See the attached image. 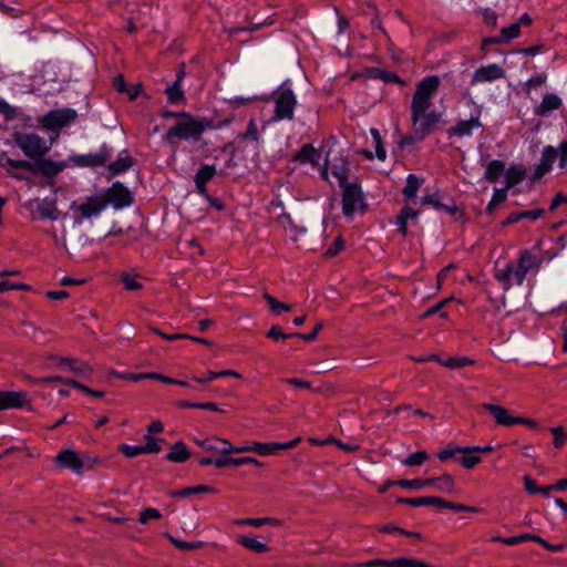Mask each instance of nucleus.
<instances>
[{"label":"nucleus","instance_id":"f257e3e1","mask_svg":"<svg viewBox=\"0 0 567 567\" xmlns=\"http://www.w3.org/2000/svg\"><path fill=\"white\" fill-rule=\"evenodd\" d=\"M272 99L275 102L272 122L292 121L298 100L289 79L274 91Z\"/></svg>","mask_w":567,"mask_h":567},{"label":"nucleus","instance_id":"f03ea898","mask_svg":"<svg viewBox=\"0 0 567 567\" xmlns=\"http://www.w3.org/2000/svg\"><path fill=\"white\" fill-rule=\"evenodd\" d=\"M208 125V120H197L194 115L188 113L182 121H178L174 126L168 128L165 140L169 144H174L175 138L197 142L202 138Z\"/></svg>","mask_w":567,"mask_h":567},{"label":"nucleus","instance_id":"7ed1b4c3","mask_svg":"<svg viewBox=\"0 0 567 567\" xmlns=\"http://www.w3.org/2000/svg\"><path fill=\"white\" fill-rule=\"evenodd\" d=\"M440 84L439 75H427L416 84L411 101V113H414L415 117L431 109L432 99L435 96Z\"/></svg>","mask_w":567,"mask_h":567},{"label":"nucleus","instance_id":"20e7f679","mask_svg":"<svg viewBox=\"0 0 567 567\" xmlns=\"http://www.w3.org/2000/svg\"><path fill=\"white\" fill-rule=\"evenodd\" d=\"M12 137L21 152L32 161L45 156L50 151L47 141L35 133L14 132Z\"/></svg>","mask_w":567,"mask_h":567},{"label":"nucleus","instance_id":"39448f33","mask_svg":"<svg viewBox=\"0 0 567 567\" xmlns=\"http://www.w3.org/2000/svg\"><path fill=\"white\" fill-rule=\"evenodd\" d=\"M340 188L342 189V213L347 218H352L357 210L365 212L368 204L360 184L350 183Z\"/></svg>","mask_w":567,"mask_h":567},{"label":"nucleus","instance_id":"423d86ee","mask_svg":"<svg viewBox=\"0 0 567 567\" xmlns=\"http://www.w3.org/2000/svg\"><path fill=\"white\" fill-rule=\"evenodd\" d=\"M106 205H111L115 210L131 207L134 203L132 192L122 182H114L110 187L101 193Z\"/></svg>","mask_w":567,"mask_h":567},{"label":"nucleus","instance_id":"0eeeda50","mask_svg":"<svg viewBox=\"0 0 567 567\" xmlns=\"http://www.w3.org/2000/svg\"><path fill=\"white\" fill-rule=\"evenodd\" d=\"M113 148L106 142L102 143L99 151L94 154H72L68 162L76 167H97L103 166L112 157Z\"/></svg>","mask_w":567,"mask_h":567},{"label":"nucleus","instance_id":"6e6552de","mask_svg":"<svg viewBox=\"0 0 567 567\" xmlns=\"http://www.w3.org/2000/svg\"><path fill=\"white\" fill-rule=\"evenodd\" d=\"M68 161H53L43 156L35 158V161H29V165L25 166V171L32 175H41L48 181H53L68 167Z\"/></svg>","mask_w":567,"mask_h":567},{"label":"nucleus","instance_id":"1a4fd4ad","mask_svg":"<svg viewBox=\"0 0 567 567\" xmlns=\"http://www.w3.org/2000/svg\"><path fill=\"white\" fill-rule=\"evenodd\" d=\"M78 113L70 107L51 110L42 116V125L51 131L59 133L64 127L75 121Z\"/></svg>","mask_w":567,"mask_h":567},{"label":"nucleus","instance_id":"9d476101","mask_svg":"<svg viewBox=\"0 0 567 567\" xmlns=\"http://www.w3.org/2000/svg\"><path fill=\"white\" fill-rule=\"evenodd\" d=\"M421 205H431L435 210L443 212L449 216H455L458 213V207L453 197L446 193L435 192L426 194L419 199Z\"/></svg>","mask_w":567,"mask_h":567},{"label":"nucleus","instance_id":"9b49d317","mask_svg":"<svg viewBox=\"0 0 567 567\" xmlns=\"http://www.w3.org/2000/svg\"><path fill=\"white\" fill-rule=\"evenodd\" d=\"M441 120V114L435 111H426L419 114L415 117L414 113H411V122L413 131L417 134L419 140H424L435 128Z\"/></svg>","mask_w":567,"mask_h":567},{"label":"nucleus","instance_id":"f8f14e48","mask_svg":"<svg viewBox=\"0 0 567 567\" xmlns=\"http://www.w3.org/2000/svg\"><path fill=\"white\" fill-rule=\"evenodd\" d=\"M54 463L60 468L71 470L75 474H81L85 468V461L81 455L69 449L60 451L54 457Z\"/></svg>","mask_w":567,"mask_h":567},{"label":"nucleus","instance_id":"ddd939ff","mask_svg":"<svg viewBox=\"0 0 567 567\" xmlns=\"http://www.w3.org/2000/svg\"><path fill=\"white\" fill-rule=\"evenodd\" d=\"M481 113L472 115L468 120H460L455 125L447 128L449 138L452 137H472L474 130L482 128Z\"/></svg>","mask_w":567,"mask_h":567},{"label":"nucleus","instance_id":"4468645a","mask_svg":"<svg viewBox=\"0 0 567 567\" xmlns=\"http://www.w3.org/2000/svg\"><path fill=\"white\" fill-rule=\"evenodd\" d=\"M557 159L556 147L553 145L544 146L542 151L540 163L535 167L530 177L532 183L539 182L545 175L549 174L553 169L554 163Z\"/></svg>","mask_w":567,"mask_h":567},{"label":"nucleus","instance_id":"2eb2a0df","mask_svg":"<svg viewBox=\"0 0 567 567\" xmlns=\"http://www.w3.org/2000/svg\"><path fill=\"white\" fill-rule=\"evenodd\" d=\"M495 450V447L491 444L488 445H473V446H452L447 445L445 449L441 450L437 453V458L442 462H446L450 458L458 455V454H487Z\"/></svg>","mask_w":567,"mask_h":567},{"label":"nucleus","instance_id":"dca6fc26","mask_svg":"<svg viewBox=\"0 0 567 567\" xmlns=\"http://www.w3.org/2000/svg\"><path fill=\"white\" fill-rule=\"evenodd\" d=\"M539 260L536 256L528 250H523L519 255L517 266L514 267V279L516 285L522 286L526 279L527 274L538 267Z\"/></svg>","mask_w":567,"mask_h":567},{"label":"nucleus","instance_id":"f3484780","mask_svg":"<svg viewBox=\"0 0 567 567\" xmlns=\"http://www.w3.org/2000/svg\"><path fill=\"white\" fill-rule=\"evenodd\" d=\"M505 76V70L496 63L483 65L476 69L471 79V85L478 83L493 82Z\"/></svg>","mask_w":567,"mask_h":567},{"label":"nucleus","instance_id":"a211bd4d","mask_svg":"<svg viewBox=\"0 0 567 567\" xmlns=\"http://www.w3.org/2000/svg\"><path fill=\"white\" fill-rule=\"evenodd\" d=\"M28 165L29 161L13 159L8 156L7 152H0V167L4 168L7 174L17 181H30V176L25 173H16L17 169H25V166Z\"/></svg>","mask_w":567,"mask_h":567},{"label":"nucleus","instance_id":"6ab92c4d","mask_svg":"<svg viewBox=\"0 0 567 567\" xmlns=\"http://www.w3.org/2000/svg\"><path fill=\"white\" fill-rule=\"evenodd\" d=\"M28 403L29 400L25 392L0 390V412L11 409H22Z\"/></svg>","mask_w":567,"mask_h":567},{"label":"nucleus","instance_id":"aec40b11","mask_svg":"<svg viewBox=\"0 0 567 567\" xmlns=\"http://www.w3.org/2000/svg\"><path fill=\"white\" fill-rule=\"evenodd\" d=\"M105 208L106 205L100 194L86 197L85 202L79 205L78 210L82 218L90 219L100 216Z\"/></svg>","mask_w":567,"mask_h":567},{"label":"nucleus","instance_id":"412c9836","mask_svg":"<svg viewBox=\"0 0 567 567\" xmlns=\"http://www.w3.org/2000/svg\"><path fill=\"white\" fill-rule=\"evenodd\" d=\"M143 378H156L157 381H161V382H163L165 384H175V385H179V386H183V388H189V389H193V390H198L199 389V388L195 386L192 383V381L173 379L171 377H167L165 374L157 373V372L127 373L126 374V379L132 380L134 382L142 381Z\"/></svg>","mask_w":567,"mask_h":567},{"label":"nucleus","instance_id":"4be33fe9","mask_svg":"<svg viewBox=\"0 0 567 567\" xmlns=\"http://www.w3.org/2000/svg\"><path fill=\"white\" fill-rule=\"evenodd\" d=\"M481 406L495 419L497 424L503 426H512L516 424V416L512 415L506 408L492 403H483Z\"/></svg>","mask_w":567,"mask_h":567},{"label":"nucleus","instance_id":"5701e85b","mask_svg":"<svg viewBox=\"0 0 567 567\" xmlns=\"http://www.w3.org/2000/svg\"><path fill=\"white\" fill-rule=\"evenodd\" d=\"M216 166L212 164H203L194 176V183L196 187V192L199 195H206L207 184L214 178L216 175Z\"/></svg>","mask_w":567,"mask_h":567},{"label":"nucleus","instance_id":"b1692460","mask_svg":"<svg viewBox=\"0 0 567 567\" xmlns=\"http://www.w3.org/2000/svg\"><path fill=\"white\" fill-rule=\"evenodd\" d=\"M134 165V158L128 154L127 150H123L114 162L107 165L110 177L120 176L131 169Z\"/></svg>","mask_w":567,"mask_h":567},{"label":"nucleus","instance_id":"393cba45","mask_svg":"<svg viewBox=\"0 0 567 567\" xmlns=\"http://www.w3.org/2000/svg\"><path fill=\"white\" fill-rule=\"evenodd\" d=\"M520 34L519 23H513L508 27H504L501 30L499 35L485 38L482 42V50H486L489 44H504L513 39H516Z\"/></svg>","mask_w":567,"mask_h":567},{"label":"nucleus","instance_id":"a878e982","mask_svg":"<svg viewBox=\"0 0 567 567\" xmlns=\"http://www.w3.org/2000/svg\"><path fill=\"white\" fill-rule=\"evenodd\" d=\"M227 452H234V454L237 453H247V452H255L258 455L267 456L276 454L275 452V442H252L249 444H245L241 446H234V449L228 450Z\"/></svg>","mask_w":567,"mask_h":567},{"label":"nucleus","instance_id":"bb28decb","mask_svg":"<svg viewBox=\"0 0 567 567\" xmlns=\"http://www.w3.org/2000/svg\"><path fill=\"white\" fill-rule=\"evenodd\" d=\"M320 152L315 148L312 144H305L298 153L292 156V161L300 164H311L312 166L319 165Z\"/></svg>","mask_w":567,"mask_h":567},{"label":"nucleus","instance_id":"cd10ccee","mask_svg":"<svg viewBox=\"0 0 567 567\" xmlns=\"http://www.w3.org/2000/svg\"><path fill=\"white\" fill-rule=\"evenodd\" d=\"M202 449L207 452H217L223 455H231L234 452H225L234 449V445L226 439L210 437L203 440Z\"/></svg>","mask_w":567,"mask_h":567},{"label":"nucleus","instance_id":"c85d7f7f","mask_svg":"<svg viewBox=\"0 0 567 567\" xmlns=\"http://www.w3.org/2000/svg\"><path fill=\"white\" fill-rule=\"evenodd\" d=\"M563 106V100L555 93H546L536 109V114L544 116Z\"/></svg>","mask_w":567,"mask_h":567},{"label":"nucleus","instance_id":"c756f323","mask_svg":"<svg viewBox=\"0 0 567 567\" xmlns=\"http://www.w3.org/2000/svg\"><path fill=\"white\" fill-rule=\"evenodd\" d=\"M192 456V452L183 441L173 444L171 451L166 454V460L173 463H184Z\"/></svg>","mask_w":567,"mask_h":567},{"label":"nucleus","instance_id":"7c9ffc66","mask_svg":"<svg viewBox=\"0 0 567 567\" xmlns=\"http://www.w3.org/2000/svg\"><path fill=\"white\" fill-rule=\"evenodd\" d=\"M504 176L506 184L505 188L509 189L525 179L526 171L522 165H511L507 169L505 168Z\"/></svg>","mask_w":567,"mask_h":567},{"label":"nucleus","instance_id":"2f4dec72","mask_svg":"<svg viewBox=\"0 0 567 567\" xmlns=\"http://www.w3.org/2000/svg\"><path fill=\"white\" fill-rule=\"evenodd\" d=\"M423 177H419L415 174H409L406 176L405 186L402 189V195L404 196L405 200L416 198L417 192L420 187L423 185Z\"/></svg>","mask_w":567,"mask_h":567},{"label":"nucleus","instance_id":"473e14b6","mask_svg":"<svg viewBox=\"0 0 567 567\" xmlns=\"http://www.w3.org/2000/svg\"><path fill=\"white\" fill-rule=\"evenodd\" d=\"M505 163L501 159H492L485 167V179L495 184L505 173Z\"/></svg>","mask_w":567,"mask_h":567},{"label":"nucleus","instance_id":"72a5a7b5","mask_svg":"<svg viewBox=\"0 0 567 567\" xmlns=\"http://www.w3.org/2000/svg\"><path fill=\"white\" fill-rule=\"evenodd\" d=\"M425 481H433L432 484H426V486L435 487L437 491L442 493H453L455 491V482L451 474L445 473L439 477H430Z\"/></svg>","mask_w":567,"mask_h":567},{"label":"nucleus","instance_id":"f704fd0d","mask_svg":"<svg viewBox=\"0 0 567 567\" xmlns=\"http://www.w3.org/2000/svg\"><path fill=\"white\" fill-rule=\"evenodd\" d=\"M538 538V535L530 534V533H524L516 536L511 537H503V536H493L492 542L501 543L507 546H516L518 544H522L524 542H535Z\"/></svg>","mask_w":567,"mask_h":567},{"label":"nucleus","instance_id":"c9c22d12","mask_svg":"<svg viewBox=\"0 0 567 567\" xmlns=\"http://www.w3.org/2000/svg\"><path fill=\"white\" fill-rule=\"evenodd\" d=\"M37 212L43 218H48L52 221L59 219V210L54 199L44 198L42 203L38 204Z\"/></svg>","mask_w":567,"mask_h":567},{"label":"nucleus","instance_id":"e433bc0d","mask_svg":"<svg viewBox=\"0 0 567 567\" xmlns=\"http://www.w3.org/2000/svg\"><path fill=\"white\" fill-rule=\"evenodd\" d=\"M437 362L452 370H460L475 363V361L468 357H450L447 359L437 358Z\"/></svg>","mask_w":567,"mask_h":567},{"label":"nucleus","instance_id":"4c0bfd02","mask_svg":"<svg viewBox=\"0 0 567 567\" xmlns=\"http://www.w3.org/2000/svg\"><path fill=\"white\" fill-rule=\"evenodd\" d=\"M238 543L248 550L260 554L269 550V547L259 542L256 537L244 535L239 538Z\"/></svg>","mask_w":567,"mask_h":567},{"label":"nucleus","instance_id":"58836bf2","mask_svg":"<svg viewBox=\"0 0 567 567\" xmlns=\"http://www.w3.org/2000/svg\"><path fill=\"white\" fill-rule=\"evenodd\" d=\"M215 492H216V489L213 486L203 484V485L190 486V487H185V488L175 491L172 493V496L176 497V498H185L193 494L215 493Z\"/></svg>","mask_w":567,"mask_h":567},{"label":"nucleus","instance_id":"ea45409f","mask_svg":"<svg viewBox=\"0 0 567 567\" xmlns=\"http://www.w3.org/2000/svg\"><path fill=\"white\" fill-rule=\"evenodd\" d=\"M165 93L167 95V101L169 104H183L186 102V96L184 94V91L182 90V85L178 83H172L168 85L165 90Z\"/></svg>","mask_w":567,"mask_h":567},{"label":"nucleus","instance_id":"a19ab883","mask_svg":"<svg viewBox=\"0 0 567 567\" xmlns=\"http://www.w3.org/2000/svg\"><path fill=\"white\" fill-rule=\"evenodd\" d=\"M237 140L239 141H251V142H260L261 136L258 131L257 123L254 118L249 120L247 128L245 132L239 133L237 135Z\"/></svg>","mask_w":567,"mask_h":567},{"label":"nucleus","instance_id":"79ce46f5","mask_svg":"<svg viewBox=\"0 0 567 567\" xmlns=\"http://www.w3.org/2000/svg\"><path fill=\"white\" fill-rule=\"evenodd\" d=\"M451 460L460 463L466 470H472L482 462V457L477 454H458Z\"/></svg>","mask_w":567,"mask_h":567},{"label":"nucleus","instance_id":"37998d69","mask_svg":"<svg viewBox=\"0 0 567 567\" xmlns=\"http://www.w3.org/2000/svg\"><path fill=\"white\" fill-rule=\"evenodd\" d=\"M331 174L338 179L339 186H346L350 184L349 179V167L346 163L334 164L331 168Z\"/></svg>","mask_w":567,"mask_h":567},{"label":"nucleus","instance_id":"c03bdc74","mask_svg":"<svg viewBox=\"0 0 567 567\" xmlns=\"http://www.w3.org/2000/svg\"><path fill=\"white\" fill-rule=\"evenodd\" d=\"M264 299L269 306V309L275 315H280L281 312L290 311L291 307L287 303L278 301L274 296L268 292L264 293Z\"/></svg>","mask_w":567,"mask_h":567},{"label":"nucleus","instance_id":"a18cd8bd","mask_svg":"<svg viewBox=\"0 0 567 567\" xmlns=\"http://www.w3.org/2000/svg\"><path fill=\"white\" fill-rule=\"evenodd\" d=\"M145 444L143 446L144 454H156L162 451L161 442H164L163 439H157L153 435L145 434Z\"/></svg>","mask_w":567,"mask_h":567},{"label":"nucleus","instance_id":"49530a36","mask_svg":"<svg viewBox=\"0 0 567 567\" xmlns=\"http://www.w3.org/2000/svg\"><path fill=\"white\" fill-rule=\"evenodd\" d=\"M514 277V266L507 264L504 268L498 269L495 274V278L504 285L505 289L511 287V278Z\"/></svg>","mask_w":567,"mask_h":567},{"label":"nucleus","instance_id":"de8ad7c7","mask_svg":"<svg viewBox=\"0 0 567 567\" xmlns=\"http://www.w3.org/2000/svg\"><path fill=\"white\" fill-rule=\"evenodd\" d=\"M141 276L134 275L132 276L128 272H122L121 274V282L123 284L124 288L130 291H136L141 290L143 288V285L136 280V278H140Z\"/></svg>","mask_w":567,"mask_h":567},{"label":"nucleus","instance_id":"09e8293b","mask_svg":"<svg viewBox=\"0 0 567 567\" xmlns=\"http://www.w3.org/2000/svg\"><path fill=\"white\" fill-rule=\"evenodd\" d=\"M429 458V454L425 451H416L414 453L409 454L403 461L402 464L406 466H420Z\"/></svg>","mask_w":567,"mask_h":567},{"label":"nucleus","instance_id":"8fccbe9b","mask_svg":"<svg viewBox=\"0 0 567 567\" xmlns=\"http://www.w3.org/2000/svg\"><path fill=\"white\" fill-rule=\"evenodd\" d=\"M432 483H434V482L433 481H424L422 478L398 480V486H400L402 488L415 489V491L422 489V488L426 487V484H432Z\"/></svg>","mask_w":567,"mask_h":567},{"label":"nucleus","instance_id":"3c124183","mask_svg":"<svg viewBox=\"0 0 567 567\" xmlns=\"http://www.w3.org/2000/svg\"><path fill=\"white\" fill-rule=\"evenodd\" d=\"M506 198H507V189L506 188H495L494 193L492 195V198L486 206V210L488 213H492L495 209V207L497 205L502 204L503 202H505Z\"/></svg>","mask_w":567,"mask_h":567},{"label":"nucleus","instance_id":"603ef678","mask_svg":"<svg viewBox=\"0 0 567 567\" xmlns=\"http://www.w3.org/2000/svg\"><path fill=\"white\" fill-rule=\"evenodd\" d=\"M241 525H250L254 527H261L266 524L280 525V522L276 518L271 517H262V518H244L239 522Z\"/></svg>","mask_w":567,"mask_h":567},{"label":"nucleus","instance_id":"864d4df0","mask_svg":"<svg viewBox=\"0 0 567 567\" xmlns=\"http://www.w3.org/2000/svg\"><path fill=\"white\" fill-rule=\"evenodd\" d=\"M118 451L127 458H134L141 454H144L142 445H130L126 443L121 444Z\"/></svg>","mask_w":567,"mask_h":567},{"label":"nucleus","instance_id":"5fc2aeb1","mask_svg":"<svg viewBox=\"0 0 567 567\" xmlns=\"http://www.w3.org/2000/svg\"><path fill=\"white\" fill-rule=\"evenodd\" d=\"M266 337L274 341H284L289 338H293V333H286L279 326H271L267 331Z\"/></svg>","mask_w":567,"mask_h":567},{"label":"nucleus","instance_id":"6e6d98bb","mask_svg":"<svg viewBox=\"0 0 567 567\" xmlns=\"http://www.w3.org/2000/svg\"><path fill=\"white\" fill-rule=\"evenodd\" d=\"M162 517V513L157 508L147 507L141 512L140 523L147 524L152 519H159Z\"/></svg>","mask_w":567,"mask_h":567},{"label":"nucleus","instance_id":"4d7b16f0","mask_svg":"<svg viewBox=\"0 0 567 567\" xmlns=\"http://www.w3.org/2000/svg\"><path fill=\"white\" fill-rule=\"evenodd\" d=\"M558 167L564 169L567 167V140H563L556 147Z\"/></svg>","mask_w":567,"mask_h":567},{"label":"nucleus","instance_id":"13d9d810","mask_svg":"<svg viewBox=\"0 0 567 567\" xmlns=\"http://www.w3.org/2000/svg\"><path fill=\"white\" fill-rule=\"evenodd\" d=\"M396 503L410 505L413 507L426 506L427 496L411 497V498L399 496V497H396Z\"/></svg>","mask_w":567,"mask_h":567},{"label":"nucleus","instance_id":"bf43d9fd","mask_svg":"<svg viewBox=\"0 0 567 567\" xmlns=\"http://www.w3.org/2000/svg\"><path fill=\"white\" fill-rule=\"evenodd\" d=\"M380 80L385 83H395L398 85H405V82L394 72L382 70V72H379Z\"/></svg>","mask_w":567,"mask_h":567},{"label":"nucleus","instance_id":"052dcab7","mask_svg":"<svg viewBox=\"0 0 567 567\" xmlns=\"http://www.w3.org/2000/svg\"><path fill=\"white\" fill-rule=\"evenodd\" d=\"M344 248V240L341 236H338L334 241L326 250V257H334Z\"/></svg>","mask_w":567,"mask_h":567},{"label":"nucleus","instance_id":"680f3d73","mask_svg":"<svg viewBox=\"0 0 567 567\" xmlns=\"http://www.w3.org/2000/svg\"><path fill=\"white\" fill-rule=\"evenodd\" d=\"M374 147L375 154L373 155L372 152L364 151L365 157L372 159L375 156L379 161L384 162L386 159V151L384 148L383 142L375 143Z\"/></svg>","mask_w":567,"mask_h":567},{"label":"nucleus","instance_id":"e2e57ef3","mask_svg":"<svg viewBox=\"0 0 567 567\" xmlns=\"http://www.w3.org/2000/svg\"><path fill=\"white\" fill-rule=\"evenodd\" d=\"M168 539L176 548L182 549V550H194L199 547V544H197V543L181 540V539L173 537L172 535H168Z\"/></svg>","mask_w":567,"mask_h":567},{"label":"nucleus","instance_id":"0e129e2a","mask_svg":"<svg viewBox=\"0 0 567 567\" xmlns=\"http://www.w3.org/2000/svg\"><path fill=\"white\" fill-rule=\"evenodd\" d=\"M301 436H297L288 442H275V452L292 450L301 442Z\"/></svg>","mask_w":567,"mask_h":567},{"label":"nucleus","instance_id":"69168bd1","mask_svg":"<svg viewBox=\"0 0 567 567\" xmlns=\"http://www.w3.org/2000/svg\"><path fill=\"white\" fill-rule=\"evenodd\" d=\"M200 196L209 204L212 208L218 212H224L226 209V205L223 203V200L217 197H213L212 195H209L208 192L206 193V195Z\"/></svg>","mask_w":567,"mask_h":567},{"label":"nucleus","instance_id":"338daca9","mask_svg":"<svg viewBox=\"0 0 567 567\" xmlns=\"http://www.w3.org/2000/svg\"><path fill=\"white\" fill-rule=\"evenodd\" d=\"M545 215L544 208H535L530 210H522L520 217L522 219H528V220H537L538 218L543 217Z\"/></svg>","mask_w":567,"mask_h":567},{"label":"nucleus","instance_id":"774afa93","mask_svg":"<svg viewBox=\"0 0 567 567\" xmlns=\"http://www.w3.org/2000/svg\"><path fill=\"white\" fill-rule=\"evenodd\" d=\"M482 14L485 24L489 27H495L497 24L498 14L494 10L486 8L483 10Z\"/></svg>","mask_w":567,"mask_h":567}]
</instances>
